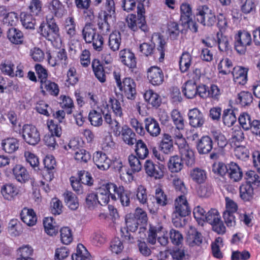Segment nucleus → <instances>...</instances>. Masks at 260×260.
I'll list each match as a JSON object with an SVG mask.
<instances>
[{"label": "nucleus", "instance_id": "obj_26", "mask_svg": "<svg viewBox=\"0 0 260 260\" xmlns=\"http://www.w3.org/2000/svg\"><path fill=\"white\" fill-rule=\"evenodd\" d=\"M40 89L43 95H45L47 92L50 95L56 96L59 92V88L57 84L49 80L40 84Z\"/></svg>", "mask_w": 260, "mask_h": 260}, {"label": "nucleus", "instance_id": "obj_24", "mask_svg": "<svg viewBox=\"0 0 260 260\" xmlns=\"http://www.w3.org/2000/svg\"><path fill=\"white\" fill-rule=\"evenodd\" d=\"M213 148V141L208 136H203L197 143V148L200 154H208Z\"/></svg>", "mask_w": 260, "mask_h": 260}, {"label": "nucleus", "instance_id": "obj_17", "mask_svg": "<svg viewBox=\"0 0 260 260\" xmlns=\"http://www.w3.org/2000/svg\"><path fill=\"white\" fill-rule=\"evenodd\" d=\"M121 62L130 69L136 67L137 62L135 54L129 49H124L119 52Z\"/></svg>", "mask_w": 260, "mask_h": 260}, {"label": "nucleus", "instance_id": "obj_37", "mask_svg": "<svg viewBox=\"0 0 260 260\" xmlns=\"http://www.w3.org/2000/svg\"><path fill=\"white\" fill-rule=\"evenodd\" d=\"M43 225L45 231L48 235L53 236L57 234L58 227L53 217L45 218L43 220Z\"/></svg>", "mask_w": 260, "mask_h": 260}, {"label": "nucleus", "instance_id": "obj_6", "mask_svg": "<svg viewBox=\"0 0 260 260\" xmlns=\"http://www.w3.org/2000/svg\"><path fill=\"white\" fill-rule=\"evenodd\" d=\"M19 133L22 134L24 141L29 145L35 146L40 141V134L37 128L32 125L25 124L23 125Z\"/></svg>", "mask_w": 260, "mask_h": 260}, {"label": "nucleus", "instance_id": "obj_22", "mask_svg": "<svg viewBox=\"0 0 260 260\" xmlns=\"http://www.w3.org/2000/svg\"><path fill=\"white\" fill-rule=\"evenodd\" d=\"M216 42L218 44V48L220 52H225L231 53L232 51V47L230 44V40L227 36L221 32H217L216 35Z\"/></svg>", "mask_w": 260, "mask_h": 260}, {"label": "nucleus", "instance_id": "obj_28", "mask_svg": "<svg viewBox=\"0 0 260 260\" xmlns=\"http://www.w3.org/2000/svg\"><path fill=\"white\" fill-rule=\"evenodd\" d=\"M144 98L147 104L152 107L157 108L161 103L160 96L151 89L147 90L145 92Z\"/></svg>", "mask_w": 260, "mask_h": 260}, {"label": "nucleus", "instance_id": "obj_27", "mask_svg": "<svg viewBox=\"0 0 260 260\" xmlns=\"http://www.w3.org/2000/svg\"><path fill=\"white\" fill-rule=\"evenodd\" d=\"M229 177L234 182L240 181L243 177V172L240 167L235 162H231L228 164Z\"/></svg>", "mask_w": 260, "mask_h": 260}, {"label": "nucleus", "instance_id": "obj_55", "mask_svg": "<svg viewBox=\"0 0 260 260\" xmlns=\"http://www.w3.org/2000/svg\"><path fill=\"white\" fill-rule=\"evenodd\" d=\"M238 121L240 126L245 131L249 130L253 123V120L251 119L250 115L246 112L240 115Z\"/></svg>", "mask_w": 260, "mask_h": 260}, {"label": "nucleus", "instance_id": "obj_30", "mask_svg": "<svg viewBox=\"0 0 260 260\" xmlns=\"http://www.w3.org/2000/svg\"><path fill=\"white\" fill-rule=\"evenodd\" d=\"M123 141L127 145L132 146L135 144L137 139L136 134L128 126L125 125L120 131Z\"/></svg>", "mask_w": 260, "mask_h": 260}, {"label": "nucleus", "instance_id": "obj_34", "mask_svg": "<svg viewBox=\"0 0 260 260\" xmlns=\"http://www.w3.org/2000/svg\"><path fill=\"white\" fill-rule=\"evenodd\" d=\"M2 149L7 153H12L19 148L18 141L14 138L4 139L1 143Z\"/></svg>", "mask_w": 260, "mask_h": 260}, {"label": "nucleus", "instance_id": "obj_41", "mask_svg": "<svg viewBox=\"0 0 260 260\" xmlns=\"http://www.w3.org/2000/svg\"><path fill=\"white\" fill-rule=\"evenodd\" d=\"M223 124L228 126H233L237 121L234 110L231 108L224 109L222 116Z\"/></svg>", "mask_w": 260, "mask_h": 260}, {"label": "nucleus", "instance_id": "obj_20", "mask_svg": "<svg viewBox=\"0 0 260 260\" xmlns=\"http://www.w3.org/2000/svg\"><path fill=\"white\" fill-rule=\"evenodd\" d=\"M189 176L193 182L202 184L206 181L208 173L207 171L202 168L195 167L190 170Z\"/></svg>", "mask_w": 260, "mask_h": 260}, {"label": "nucleus", "instance_id": "obj_52", "mask_svg": "<svg viewBox=\"0 0 260 260\" xmlns=\"http://www.w3.org/2000/svg\"><path fill=\"white\" fill-rule=\"evenodd\" d=\"M1 192L5 199L10 200L18 193L17 188L12 184L3 186Z\"/></svg>", "mask_w": 260, "mask_h": 260}, {"label": "nucleus", "instance_id": "obj_43", "mask_svg": "<svg viewBox=\"0 0 260 260\" xmlns=\"http://www.w3.org/2000/svg\"><path fill=\"white\" fill-rule=\"evenodd\" d=\"M33 251V249L29 245H24L19 247L17 250L18 257L16 260H35L31 257Z\"/></svg>", "mask_w": 260, "mask_h": 260}, {"label": "nucleus", "instance_id": "obj_2", "mask_svg": "<svg viewBox=\"0 0 260 260\" xmlns=\"http://www.w3.org/2000/svg\"><path fill=\"white\" fill-rule=\"evenodd\" d=\"M145 10L142 5L137 6V17L135 14L128 15L126 21L129 28L134 31L140 29L144 32L148 31L145 20Z\"/></svg>", "mask_w": 260, "mask_h": 260}, {"label": "nucleus", "instance_id": "obj_57", "mask_svg": "<svg viewBox=\"0 0 260 260\" xmlns=\"http://www.w3.org/2000/svg\"><path fill=\"white\" fill-rule=\"evenodd\" d=\"M234 154L237 158L246 161L249 157V151L245 146L237 145L234 149Z\"/></svg>", "mask_w": 260, "mask_h": 260}, {"label": "nucleus", "instance_id": "obj_8", "mask_svg": "<svg viewBox=\"0 0 260 260\" xmlns=\"http://www.w3.org/2000/svg\"><path fill=\"white\" fill-rule=\"evenodd\" d=\"M146 174L155 179H160L164 176L165 166L159 162H154L152 160L147 159L144 164Z\"/></svg>", "mask_w": 260, "mask_h": 260}, {"label": "nucleus", "instance_id": "obj_5", "mask_svg": "<svg viewBox=\"0 0 260 260\" xmlns=\"http://www.w3.org/2000/svg\"><path fill=\"white\" fill-rule=\"evenodd\" d=\"M40 35L46 40L53 41L59 37V28L55 19L46 18V23H42L39 27Z\"/></svg>", "mask_w": 260, "mask_h": 260}, {"label": "nucleus", "instance_id": "obj_1", "mask_svg": "<svg viewBox=\"0 0 260 260\" xmlns=\"http://www.w3.org/2000/svg\"><path fill=\"white\" fill-rule=\"evenodd\" d=\"M191 212L185 196L180 195L175 200L174 209L172 214L173 225L176 228L183 225L182 218L188 215Z\"/></svg>", "mask_w": 260, "mask_h": 260}, {"label": "nucleus", "instance_id": "obj_54", "mask_svg": "<svg viewBox=\"0 0 260 260\" xmlns=\"http://www.w3.org/2000/svg\"><path fill=\"white\" fill-rule=\"evenodd\" d=\"M20 21L24 27L26 29H34L35 19L31 15L22 12L20 14Z\"/></svg>", "mask_w": 260, "mask_h": 260}, {"label": "nucleus", "instance_id": "obj_51", "mask_svg": "<svg viewBox=\"0 0 260 260\" xmlns=\"http://www.w3.org/2000/svg\"><path fill=\"white\" fill-rule=\"evenodd\" d=\"M60 107L66 111L68 114H71L74 109V104L72 99L66 95H61L59 98Z\"/></svg>", "mask_w": 260, "mask_h": 260}, {"label": "nucleus", "instance_id": "obj_50", "mask_svg": "<svg viewBox=\"0 0 260 260\" xmlns=\"http://www.w3.org/2000/svg\"><path fill=\"white\" fill-rule=\"evenodd\" d=\"M110 14H104V18L98 21V25L101 35H107L110 30V25L108 19L111 18Z\"/></svg>", "mask_w": 260, "mask_h": 260}, {"label": "nucleus", "instance_id": "obj_48", "mask_svg": "<svg viewBox=\"0 0 260 260\" xmlns=\"http://www.w3.org/2000/svg\"><path fill=\"white\" fill-rule=\"evenodd\" d=\"M90 253L82 244H78L76 253L72 256L73 260H86L90 259Z\"/></svg>", "mask_w": 260, "mask_h": 260}, {"label": "nucleus", "instance_id": "obj_33", "mask_svg": "<svg viewBox=\"0 0 260 260\" xmlns=\"http://www.w3.org/2000/svg\"><path fill=\"white\" fill-rule=\"evenodd\" d=\"M182 92L186 98L191 99L198 94L197 84L192 80H188L182 86Z\"/></svg>", "mask_w": 260, "mask_h": 260}, {"label": "nucleus", "instance_id": "obj_36", "mask_svg": "<svg viewBox=\"0 0 260 260\" xmlns=\"http://www.w3.org/2000/svg\"><path fill=\"white\" fill-rule=\"evenodd\" d=\"M159 148L165 154L173 151V142L172 137L168 134H164L159 144Z\"/></svg>", "mask_w": 260, "mask_h": 260}, {"label": "nucleus", "instance_id": "obj_47", "mask_svg": "<svg viewBox=\"0 0 260 260\" xmlns=\"http://www.w3.org/2000/svg\"><path fill=\"white\" fill-rule=\"evenodd\" d=\"M135 152L141 159L146 158L149 154V150L146 143L142 140H138L136 142Z\"/></svg>", "mask_w": 260, "mask_h": 260}, {"label": "nucleus", "instance_id": "obj_40", "mask_svg": "<svg viewBox=\"0 0 260 260\" xmlns=\"http://www.w3.org/2000/svg\"><path fill=\"white\" fill-rule=\"evenodd\" d=\"M63 29L70 38H72L76 35V22L74 18L70 16L67 17L63 23Z\"/></svg>", "mask_w": 260, "mask_h": 260}, {"label": "nucleus", "instance_id": "obj_32", "mask_svg": "<svg viewBox=\"0 0 260 260\" xmlns=\"http://www.w3.org/2000/svg\"><path fill=\"white\" fill-rule=\"evenodd\" d=\"M240 197L244 202H250L253 198V188L248 183H243L239 188Z\"/></svg>", "mask_w": 260, "mask_h": 260}, {"label": "nucleus", "instance_id": "obj_46", "mask_svg": "<svg viewBox=\"0 0 260 260\" xmlns=\"http://www.w3.org/2000/svg\"><path fill=\"white\" fill-rule=\"evenodd\" d=\"M64 202L67 206L72 210H76L79 206L77 196L72 192L67 191L63 194Z\"/></svg>", "mask_w": 260, "mask_h": 260}, {"label": "nucleus", "instance_id": "obj_58", "mask_svg": "<svg viewBox=\"0 0 260 260\" xmlns=\"http://www.w3.org/2000/svg\"><path fill=\"white\" fill-rule=\"evenodd\" d=\"M88 119L91 124L94 126H100L102 125L103 122L101 113L94 110L89 112L88 114Z\"/></svg>", "mask_w": 260, "mask_h": 260}, {"label": "nucleus", "instance_id": "obj_4", "mask_svg": "<svg viewBox=\"0 0 260 260\" xmlns=\"http://www.w3.org/2000/svg\"><path fill=\"white\" fill-rule=\"evenodd\" d=\"M195 17L198 22L205 26H212L216 22L214 12L206 5H199L197 7Z\"/></svg>", "mask_w": 260, "mask_h": 260}, {"label": "nucleus", "instance_id": "obj_62", "mask_svg": "<svg viewBox=\"0 0 260 260\" xmlns=\"http://www.w3.org/2000/svg\"><path fill=\"white\" fill-rule=\"evenodd\" d=\"M245 179H246L245 183L250 184V185L253 184L258 186L260 183V179L258 174L253 171H247L245 175Z\"/></svg>", "mask_w": 260, "mask_h": 260}, {"label": "nucleus", "instance_id": "obj_21", "mask_svg": "<svg viewBox=\"0 0 260 260\" xmlns=\"http://www.w3.org/2000/svg\"><path fill=\"white\" fill-rule=\"evenodd\" d=\"M20 217L21 220L29 226H32L37 223V217L32 209L23 208L20 213Z\"/></svg>", "mask_w": 260, "mask_h": 260}, {"label": "nucleus", "instance_id": "obj_35", "mask_svg": "<svg viewBox=\"0 0 260 260\" xmlns=\"http://www.w3.org/2000/svg\"><path fill=\"white\" fill-rule=\"evenodd\" d=\"M121 43V37L120 32L115 31L109 35L108 46L110 49L116 52L119 49Z\"/></svg>", "mask_w": 260, "mask_h": 260}, {"label": "nucleus", "instance_id": "obj_44", "mask_svg": "<svg viewBox=\"0 0 260 260\" xmlns=\"http://www.w3.org/2000/svg\"><path fill=\"white\" fill-rule=\"evenodd\" d=\"M232 61L226 57L220 60L218 64V70L219 73L222 75H228L234 71Z\"/></svg>", "mask_w": 260, "mask_h": 260}, {"label": "nucleus", "instance_id": "obj_31", "mask_svg": "<svg viewBox=\"0 0 260 260\" xmlns=\"http://www.w3.org/2000/svg\"><path fill=\"white\" fill-rule=\"evenodd\" d=\"M92 68L94 75L101 83L106 80V76L103 65L98 59H94L92 61Z\"/></svg>", "mask_w": 260, "mask_h": 260}, {"label": "nucleus", "instance_id": "obj_13", "mask_svg": "<svg viewBox=\"0 0 260 260\" xmlns=\"http://www.w3.org/2000/svg\"><path fill=\"white\" fill-rule=\"evenodd\" d=\"M147 78L150 83L154 86L161 85L164 81L162 70L156 66H152L147 70Z\"/></svg>", "mask_w": 260, "mask_h": 260}, {"label": "nucleus", "instance_id": "obj_9", "mask_svg": "<svg viewBox=\"0 0 260 260\" xmlns=\"http://www.w3.org/2000/svg\"><path fill=\"white\" fill-rule=\"evenodd\" d=\"M123 95L127 99L134 100L137 95L136 84L134 80L129 77H125L122 79L121 86L118 87Z\"/></svg>", "mask_w": 260, "mask_h": 260}, {"label": "nucleus", "instance_id": "obj_29", "mask_svg": "<svg viewBox=\"0 0 260 260\" xmlns=\"http://www.w3.org/2000/svg\"><path fill=\"white\" fill-rule=\"evenodd\" d=\"M7 38L12 43L15 45L21 44L23 42V34L16 28L12 27L9 29L7 32Z\"/></svg>", "mask_w": 260, "mask_h": 260}, {"label": "nucleus", "instance_id": "obj_59", "mask_svg": "<svg viewBox=\"0 0 260 260\" xmlns=\"http://www.w3.org/2000/svg\"><path fill=\"white\" fill-rule=\"evenodd\" d=\"M74 158L79 162L86 163L91 159V154L87 150L80 149L75 152Z\"/></svg>", "mask_w": 260, "mask_h": 260}, {"label": "nucleus", "instance_id": "obj_60", "mask_svg": "<svg viewBox=\"0 0 260 260\" xmlns=\"http://www.w3.org/2000/svg\"><path fill=\"white\" fill-rule=\"evenodd\" d=\"M163 230L162 226L155 227L150 225L149 229L147 241L151 244L154 245L156 241V238L158 234Z\"/></svg>", "mask_w": 260, "mask_h": 260}, {"label": "nucleus", "instance_id": "obj_19", "mask_svg": "<svg viewBox=\"0 0 260 260\" xmlns=\"http://www.w3.org/2000/svg\"><path fill=\"white\" fill-rule=\"evenodd\" d=\"M105 109H101V112L103 115L105 122L109 125V126L113 131L114 134L116 136L120 135V124L116 119H112L111 115L108 112L105 113L106 109H108V105H103Z\"/></svg>", "mask_w": 260, "mask_h": 260}, {"label": "nucleus", "instance_id": "obj_38", "mask_svg": "<svg viewBox=\"0 0 260 260\" xmlns=\"http://www.w3.org/2000/svg\"><path fill=\"white\" fill-rule=\"evenodd\" d=\"M230 141L235 146L240 145L245 139L243 131L239 126H235L231 129Z\"/></svg>", "mask_w": 260, "mask_h": 260}, {"label": "nucleus", "instance_id": "obj_14", "mask_svg": "<svg viewBox=\"0 0 260 260\" xmlns=\"http://www.w3.org/2000/svg\"><path fill=\"white\" fill-rule=\"evenodd\" d=\"M144 124L145 131L152 137H156L158 136L161 132L158 122L154 117L149 116L144 119Z\"/></svg>", "mask_w": 260, "mask_h": 260}, {"label": "nucleus", "instance_id": "obj_61", "mask_svg": "<svg viewBox=\"0 0 260 260\" xmlns=\"http://www.w3.org/2000/svg\"><path fill=\"white\" fill-rule=\"evenodd\" d=\"M222 90L215 84H211L208 89V98L214 101H218L222 93Z\"/></svg>", "mask_w": 260, "mask_h": 260}, {"label": "nucleus", "instance_id": "obj_42", "mask_svg": "<svg viewBox=\"0 0 260 260\" xmlns=\"http://www.w3.org/2000/svg\"><path fill=\"white\" fill-rule=\"evenodd\" d=\"M192 57L187 52H183L180 57L179 64L181 73L186 72L189 69L192 63Z\"/></svg>", "mask_w": 260, "mask_h": 260}, {"label": "nucleus", "instance_id": "obj_12", "mask_svg": "<svg viewBox=\"0 0 260 260\" xmlns=\"http://www.w3.org/2000/svg\"><path fill=\"white\" fill-rule=\"evenodd\" d=\"M110 188L113 189V193L117 194V199L119 200L123 207H128L130 205L132 197V193L130 191L125 190L123 186H117L116 184L110 185Z\"/></svg>", "mask_w": 260, "mask_h": 260}, {"label": "nucleus", "instance_id": "obj_16", "mask_svg": "<svg viewBox=\"0 0 260 260\" xmlns=\"http://www.w3.org/2000/svg\"><path fill=\"white\" fill-rule=\"evenodd\" d=\"M93 160L98 168L101 170H107L111 165V159L102 151H96L93 154Z\"/></svg>", "mask_w": 260, "mask_h": 260}, {"label": "nucleus", "instance_id": "obj_63", "mask_svg": "<svg viewBox=\"0 0 260 260\" xmlns=\"http://www.w3.org/2000/svg\"><path fill=\"white\" fill-rule=\"evenodd\" d=\"M60 239L62 243L68 245L73 240V236L71 230L68 227H63L60 230Z\"/></svg>", "mask_w": 260, "mask_h": 260}, {"label": "nucleus", "instance_id": "obj_64", "mask_svg": "<svg viewBox=\"0 0 260 260\" xmlns=\"http://www.w3.org/2000/svg\"><path fill=\"white\" fill-rule=\"evenodd\" d=\"M188 241L189 245H200L202 243V236L201 233L196 230L192 231L191 234L188 235Z\"/></svg>", "mask_w": 260, "mask_h": 260}, {"label": "nucleus", "instance_id": "obj_25", "mask_svg": "<svg viewBox=\"0 0 260 260\" xmlns=\"http://www.w3.org/2000/svg\"><path fill=\"white\" fill-rule=\"evenodd\" d=\"M13 174L18 182L24 183L30 179L29 173L25 167L21 165H16L13 169Z\"/></svg>", "mask_w": 260, "mask_h": 260}, {"label": "nucleus", "instance_id": "obj_56", "mask_svg": "<svg viewBox=\"0 0 260 260\" xmlns=\"http://www.w3.org/2000/svg\"><path fill=\"white\" fill-rule=\"evenodd\" d=\"M171 118L174 124L178 129H184V120L180 113L177 109H174L171 112Z\"/></svg>", "mask_w": 260, "mask_h": 260}, {"label": "nucleus", "instance_id": "obj_45", "mask_svg": "<svg viewBox=\"0 0 260 260\" xmlns=\"http://www.w3.org/2000/svg\"><path fill=\"white\" fill-rule=\"evenodd\" d=\"M253 100V96L251 92L242 91L238 94L237 102L242 107H247L252 104Z\"/></svg>", "mask_w": 260, "mask_h": 260}, {"label": "nucleus", "instance_id": "obj_23", "mask_svg": "<svg viewBox=\"0 0 260 260\" xmlns=\"http://www.w3.org/2000/svg\"><path fill=\"white\" fill-rule=\"evenodd\" d=\"M48 9L56 17L60 18L67 14L65 6L58 0H52L48 3Z\"/></svg>", "mask_w": 260, "mask_h": 260}, {"label": "nucleus", "instance_id": "obj_11", "mask_svg": "<svg viewBox=\"0 0 260 260\" xmlns=\"http://www.w3.org/2000/svg\"><path fill=\"white\" fill-rule=\"evenodd\" d=\"M48 63L54 67L60 65L62 68H66L69 62L67 52L65 49H59L55 54V56H52L50 53H47Z\"/></svg>", "mask_w": 260, "mask_h": 260}, {"label": "nucleus", "instance_id": "obj_3", "mask_svg": "<svg viewBox=\"0 0 260 260\" xmlns=\"http://www.w3.org/2000/svg\"><path fill=\"white\" fill-rule=\"evenodd\" d=\"M83 38L86 43H92L94 49L101 51L103 49L104 39L100 34L96 35V29L94 25L91 23H87L82 31Z\"/></svg>", "mask_w": 260, "mask_h": 260}, {"label": "nucleus", "instance_id": "obj_10", "mask_svg": "<svg viewBox=\"0 0 260 260\" xmlns=\"http://www.w3.org/2000/svg\"><path fill=\"white\" fill-rule=\"evenodd\" d=\"M115 184V183L109 182L105 185L100 187L96 192L99 204L101 206L107 205L110 201V196L112 200L116 201L117 197L114 193H113V189L110 188V185Z\"/></svg>", "mask_w": 260, "mask_h": 260}, {"label": "nucleus", "instance_id": "obj_39", "mask_svg": "<svg viewBox=\"0 0 260 260\" xmlns=\"http://www.w3.org/2000/svg\"><path fill=\"white\" fill-rule=\"evenodd\" d=\"M182 159L178 155L171 156L168 164L169 170L172 173H178L180 172L183 167Z\"/></svg>", "mask_w": 260, "mask_h": 260}, {"label": "nucleus", "instance_id": "obj_49", "mask_svg": "<svg viewBox=\"0 0 260 260\" xmlns=\"http://www.w3.org/2000/svg\"><path fill=\"white\" fill-rule=\"evenodd\" d=\"M181 20L184 23L188 22L192 19V9L189 4L183 3L180 6Z\"/></svg>", "mask_w": 260, "mask_h": 260}, {"label": "nucleus", "instance_id": "obj_53", "mask_svg": "<svg viewBox=\"0 0 260 260\" xmlns=\"http://www.w3.org/2000/svg\"><path fill=\"white\" fill-rule=\"evenodd\" d=\"M44 171H46L49 175V178L53 177V170L56 166V161L52 156H47L44 159Z\"/></svg>", "mask_w": 260, "mask_h": 260}, {"label": "nucleus", "instance_id": "obj_18", "mask_svg": "<svg viewBox=\"0 0 260 260\" xmlns=\"http://www.w3.org/2000/svg\"><path fill=\"white\" fill-rule=\"evenodd\" d=\"M181 158L187 166L193 165L195 161L194 152L187 143L178 146Z\"/></svg>", "mask_w": 260, "mask_h": 260}, {"label": "nucleus", "instance_id": "obj_7", "mask_svg": "<svg viewBox=\"0 0 260 260\" xmlns=\"http://www.w3.org/2000/svg\"><path fill=\"white\" fill-rule=\"evenodd\" d=\"M234 47L240 54H244L246 51V47L250 46L252 42L250 34L246 31L239 30L235 36Z\"/></svg>", "mask_w": 260, "mask_h": 260}, {"label": "nucleus", "instance_id": "obj_15", "mask_svg": "<svg viewBox=\"0 0 260 260\" xmlns=\"http://www.w3.org/2000/svg\"><path fill=\"white\" fill-rule=\"evenodd\" d=\"M188 116L189 123L193 127H201L205 123L204 115L198 108L190 109L188 112Z\"/></svg>", "mask_w": 260, "mask_h": 260}]
</instances>
